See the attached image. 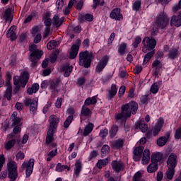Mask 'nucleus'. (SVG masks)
I'll return each mask as SVG.
<instances>
[{
	"label": "nucleus",
	"mask_w": 181,
	"mask_h": 181,
	"mask_svg": "<svg viewBox=\"0 0 181 181\" xmlns=\"http://www.w3.org/2000/svg\"><path fill=\"white\" fill-rule=\"evenodd\" d=\"M49 127L47 132V136L45 139V144L47 145H50L53 141H54V134L57 131V127H59V123L60 122V118L56 115H52L49 117Z\"/></svg>",
	"instance_id": "f257e3e1"
},
{
	"label": "nucleus",
	"mask_w": 181,
	"mask_h": 181,
	"mask_svg": "<svg viewBox=\"0 0 181 181\" xmlns=\"http://www.w3.org/2000/svg\"><path fill=\"white\" fill-rule=\"evenodd\" d=\"M29 82V72L28 71H23L21 73L20 76L13 77L14 88L13 90V94H18L21 91V87L25 88L26 84Z\"/></svg>",
	"instance_id": "f03ea898"
},
{
	"label": "nucleus",
	"mask_w": 181,
	"mask_h": 181,
	"mask_svg": "<svg viewBox=\"0 0 181 181\" xmlns=\"http://www.w3.org/2000/svg\"><path fill=\"white\" fill-rule=\"evenodd\" d=\"M154 23L157 29L165 30L166 27L169 26V23H170V18H169L168 13H165V11H161L157 14Z\"/></svg>",
	"instance_id": "7ed1b4c3"
},
{
	"label": "nucleus",
	"mask_w": 181,
	"mask_h": 181,
	"mask_svg": "<svg viewBox=\"0 0 181 181\" xmlns=\"http://www.w3.org/2000/svg\"><path fill=\"white\" fill-rule=\"evenodd\" d=\"M93 54H90L88 51L81 52L79 53V66H83L85 69L91 67V63L93 62Z\"/></svg>",
	"instance_id": "20e7f679"
},
{
	"label": "nucleus",
	"mask_w": 181,
	"mask_h": 181,
	"mask_svg": "<svg viewBox=\"0 0 181 181\" xmlns=\"http://www.w3.org/2000/svg\"><path fill=\"white\" fill-rule=\"evenodd\" d=\"M139 105L138 103L135 100H132L129 103L122 105V110L123 112H126V117H131V115H135L138 111Z\"/></svg>",
	"instance_id": "39448f33"
},
{
	"label": "nucleus",
	"mask_w": 181,
	"mask_h": 181,
	"mask_svg": "<svg viewBox=\"0 0 181 181\" xmlns=\"http://www.w3.org/2000/svg\"><path fill=\"white\" fill-rule=\"evenodd\" d=\"M7 170L8 172V177L10 181H16L18 179V164L13 160H11L7 163Z\"/></svg>",
	"instance_id": "423d86ee"
},
{
	"label": "nucleus",
	"mask_w": 181,
	"mask_h": 181,
	"mask_svg": "<svg viewBox=\"0 0 181 181\" xmlns=\"http://www.w3.org/2000/svg\"><path fill=\"white\" fill-rule=\"evenodd\" d=\"M142 44L144 45L142 48L143 52L146 53L148 50H155V47H156V40L153 37L151 38L149 37H146L144 38Z\"/></svg>",
	"instance_id": "0eeeda50"
},
{
	"label": "nucleus",
	"mask_w": 181,
	"mask_h": 181,
	"mask_svg": "<svg viewBox=\"0 0 181 181\" xmlns=\"http://www.w3.org/2000/svg\"><path fill=\"white\" fill-rule=\"evenodd\" d=\"M39 103V99L37 98H34L33 99L28 98L24 102L25 107H30V111L33 115L36 114L37 111V104Z\"/></svg>",
	"instance_id": "6e6552de"
},
{
	"label": "nucleus",
	"mask_w": 181,
	"mask_h": 181,
	"mask_svg": "<svg viewBox=\"0 0 181 181\" xmlns=\"http://www.w3.org/2000/svg\"><path fill=\"white\" fill-rule=\"evenodd\" d=\"M108 62H110V56L104 55L98 63L95 68V72L98 74L101 73V71H103V70H104L108 65Z\"/></svg>",
	"instance_id": "1a4fd4ad"
},
{
	"label": "nucleus",
	"mask_w": 181,
	"mask_h": 181,
	"mask_svg": "<svg viewBox=\"0 0 181 181\" xmlns=\"http://www.w3.org/2000/svg\"><path fill=\"white\" fill-rule=\"evenodd\" d=\"M43 54V51L37 49V51H34L31 52L30 54V60L32 63L33 67H36L37 66V62L40 59H42V55Z\"/></svg>",
	"instance_id": "9d476101"
},
{
	"label": "nucleus",
	"mask_w": 181,
	"mask_h": 181,
	"mask_svg": "<svg viewBox=\"0 0 181 181\" xmlns=\"http://www.w3.org/2000/svg\"><path fill=\"white\" fill-rule=\"evenodd\" d=\"M35 166V159L30 158L28 163H23L22 168L25 170L26 177H30L32 173H33V168Z\"/></svg>",
	"instance_id": "9b49d317"
},
{
	"label": "nucleus",
	"mask_w": 181,
	"mask_h": 181,
	"mask_svg": "<svg viewBox=\"0 0 181 181\" xmlns=\"http://www.w3.org/2000/svg\"><path fill=\"white\" fill-rule=\"evenodd\" d=\"M170 25L171 28L175 26V28H180L181 26V11L174 14L170 21Z\"/></svg>",
	"instance_id": "f8f14e48"
},
{
	"label": "nucleus",
	"mask_w": 181,
	"mask_h": 181,
	"mask_svg": "<svg viewBox=\"0 0 181 181\" xmlns=\"http://www.w3.org/2000/svg\"><path fill=\"white\" fill-rule=\"evenodd\" d=\"M168 168L175 169L177 166V156L175 153H171L167 160Z\"/></svg>",
	"instance_id": "ddd939ff"
},
{
	"label": "nucleus",
	"mask_w": 181,
	"mask_h": 181,
	"mask_svg": "<svg viewBox=\"0 0 181 181\" xmlns=\"http://www.w3.org/2000/svg\"><path fill=\"white\" fill-rule=\"evenodd\" d=\"M110 19H115V21H122L124 19V16L122 13H121V8H115L112 10L110 13Z\"/></svg>",
	"instance_id": "4468645a"
},
{
	"label": "nucleus",
	"mask_w": 181,
	"mask_h": 181,
	"mask_svg": "<svg viewBox=\"0 0 181 181\" xmlns=\"http://www.w3.org/2000/svg\"><path fill=\"white\" fill-rule=\"evenodd\" d=\"M60 83H62L60 78H57L50 81L49 90L52 94H54L55 93H59V91H60V89H57Z\"/></svg>",
	"instance_id": "2eb2a0df"
},
{
	"label": "nucleus",
	"mask_w": 181,
	"mask_h": 181,
	"mask_svg": "<svg viewBox=\"0 0 181 181\" xmlns=\"http://www.w3.org/2000/svg\"><path fill=\"white\" fill-rule=\"evenodd\" d=\"M112 168L115 172L119 173V172H123L125 169V164L121 161L113 160L112 162Z\"/></svg>",
	"instance_id": "dca6fc26"
},
{
	"label": "nucleus",
	"mask_w": 181,
	"mask_h": 181,
	"mask_svg": "<svg viewBox=\"0 0 181 181\" xmlns=\"http://www.w3.org/2000/svg\"><path fill=\"white\" fill-rule=\"evenodd\" d=\"M134 128L135 129H140L141 132L145 133L148 131V124L145 120L141 119L135 122Z\"/></svg>",
	"instance_id": "f3484780"
},
{
	"label": "nucleus",
	"mask_w": 181,
	"mask_h": 181,
	"mask_svg": "<svg viewBox=\"0 0 181 181\" xmlns=\"http://www.w3.org/2000/svg\"><path fill=\"white\" fill-rule=\"evenodd\" d=\"M142 153H144V146H140L134 148V155L135 162H139V160H141Z\"/></svg>",
	"instance_id": "a211bd4d"
},
{
	"label": "nucleus",
	"mask_w": 181,
	"mask_h": 181,
	"mask_svg": "<svg viewBox=\"0 0 181 181\" xmlns=\"http://www.w3.org/2000/svg\"><path fill=\"white\" fill-rule=\"evenodd\" d=\"M117 53L120 56H124L126 53H128V43L122 42L117 45Z\"/></svg>",
	"instance_id": "6ab92c4d"
},
{
	"label": "nucleus",
	"mask_w": 181,
	"mask_h": 181,
	"mask_svg": "<svg viewBox=\"0 0 181 181\" xmlns=\"http://www.w3.org/2000/svg\"><path fill=\"white\" fill-rule=\"evenodd\" d=\"M61 71L64 73V77H69L70 73L73 71V66H70L69 63L64 64L61 66Z\"/></svg>",
	"instance_id": "aec40b11"
},
{
	"label": "nucleus",
	"mask_w": 181,
	"mask_h": 181,
	"mask_svg": "<svg viewBox=\"0 0 181 181\" xmlns=\"http://www.w3.org/2000/svg\"><path fill=\"white\" fill-rule=\"evenodd\" d=\"M16 142H20L19 139H9L7 142L4 143V149H6V151H11V149L15 146Z\"/></svg>",
	"instance_id": "412c9836"
},
{
	"label": "nucleus",
	"mask_w": 181,
	"mask_h": 181,
	"mask_svg": "<svg viewBox=\"0 0 181 181\" xmlns=\"http://www.w3.org/2000/svg\"><path fill=\"white\" fill-rule=\"evenodd\" d=\"M151 162V151L146 148L143 153V158L141 160L142 165H148Z\"/></svg>",
	"instance_id": "4be33fe9"
},
{
	"label": "nucleus",
	"mask_w": 181,
	"mask_h": 181,
	"mask_svg": "<svg viewBox=\"0 0 181 181\" xmlns=\"http://www.w3.org/2000/svg\"><path fill=\"white\" fill-rule=\"evenodd\" d=\"M124 144H125V141L123 139H118L112 142L111 146L112 149H121L124 147Z\"/></svg>",
	"instance_id": "5701e85b"
},
{
	"label": "nucleus",
	"mask_w": 181,
	"mask_h": 181,
	"mask_svg": "<svg viewBox=\"0 0 181 181\" xmlns=\"http://www.w3.org/2000/svg\"><path fill=\"white\" fill-rule=\"evenodd\" d=\"M163 159V154L160 152L153 153L151 154V162L153 163H158Z\"/></svg>",
	"instance_id": "b1692460"
},
{
	"label": "nucleus",
	"mask_w": 181,
	"mask_h": 181,
	"mask_svg": "<svg viewBox=\"0 0 181 181\" xmlns=\"http://www.w3.org/2000/svg\"><path fill=\"white\" fill-rule=\"evenodd\" d=\"M117 85L115 83H113L111 85V89L109 90L108 94L107 95V100L108 101H110V100H112L117 95Z\"/></svg>",
	"instance_id": "393cba45"
},
{
	"label": "nucleus",
	"mask_w": 181,
	"mask_h": 181,
	"mask_svg": "<svg viewBox=\"0 0 181 181\" xmlns=\"http://www.w3.org/2000/svg\"><path fill=\"white\" fill-rule=\"evenodd\" d=\"M152 69H154V74L155 76H158L159 74V71H160V69H162V65L160 64V61L156 59L152 63Z\"/></svg>",
	"instance_id": "a878e982"
},
{
	"label": "nucleus",
	"mask_w": 181,
	"mask_h": 181,
	"mask_svg": "<svg viewBox=\"0 0 181 181\" xmlns=\"http://www.w3.org/2000/svg\"><path fill=\"white\" fill-rule=\"evenodd\" d=\"M78 19L81 23H84L85 21H86V22H93V21H94V16L90 13H86L81 16Z\"/></svg>",
	"instance_id": "bb28decb"
},
{
	"label": "nucleus",
	"mask_w": 181,
	"mask_h": 181,
	"mask_svg": "<svg viewBox=\"0 0 181 181\" xmlns=\"http://www.w3.org/2000/svg\"><path fill=\"white\" fill-rule=\"evenodd\" d=\"M63 22H64V17L60 18L58 16H54L52 18V24L56 28H60L63 25Z\"/></svg>",
	"instance_id": "cd10ccee"
},
{
	"label": "nucleus",
	"mask_w": 181,
	"mask_h": 181,
	"mask_svg": "<svg viewBox=\"0 0 181 181\" xmlns=\"http://www.w3.org/2000/svg\"><path fill=\"white\" fill-rule=\"evenodd\" d=\"M170 136V134L169 133L166 134V136H163L161 137H159L157 139V145L158 146H165L166 145V143L168 142V139H169V137Z\"/></svg>",
	"instance_id": "c85d7f7f"
},
{
	"label": "nucleus",
	"mask_w": 181,
	"mask_h": 181,
	"mask_svg": "<svg viewBox=\"0 0 181 181\" xmlns=\"http://www.w3.org/2000/svg\"><path fill=\"white\" fill-rule=\"evenodd\" d=\"M6 37L10 39L11 42L16 40L18 36H16V33H15V28L13 27H11L10 29L7 31Z\"/></svg>",
	"instance_id": "c756f323"
},
{
	"label": "nucleus",
	"mask_w": 181,
	"mask_h": 181,
	"mask_svg": "<svg viewBox=\"0 0 181 181\" xmlns=\"http://www.w3.org/2000/svg\"><path fill=\"white\" fill-rule=\"evenodd\" d=\"M97 104V96L89 97L86 98L84 101L83 105L85 107H88L89 105H95Z\"/></svg>",
	"instance_id": "7c9ffc66"
},
{
	"label": "nucleus",
	"mask_w": 181,
	"mask_h": 181,
	"mask_svg": "<svg viewBox=\"0 0 181 181\" xmlns=\"http://www.w3.org/2000/svg\"><path fill=\"white\" fill-rule=\"evenodd\" d=\"M94 129V124L89 122L84 128L83 130V136H88Z\"/></svg>",
	"instance_id": "2f4dec72"
},
{
	"label": "nucleus",
	"mask_w": 181,
	"mask_h": 181,
	"mask_svg": "<svg viewBox=\"0 0 181 181\" xmlns=\"http://www.w3.org/2000/svg\"><path fill=\"white\" fill-rule=\"evenodd\" d=\"M122 112L120 113H117L115 116V119L117 122L118 121H122V119H125L127 118H131V117L127 116V112L122 111V107H121Z\"/></svg>",
	"instance_id": "473e14b6"
},
{
	"label": "nucleus",
	"mask_w": 181,
	"mask_h": 181,
	"mask_svg": "<svg viewBox=\"0 0 181 181\" xmlns=\"http://www.w3.org/2000/svg\"><path fill=\"white\" fill-rule=\"evenodd\" d=\"M4 18L6 22H11L13 18L12 17V8H7L4 13Z\"/></svg>",
	"instance_id": "72a5a7b5"
},
{
	"label": "nucleus",
	"mask_w": 181,
	"mask_h": 181,
	"mask_svg": "<svg viewBox=\"0 0 181 181\" xmlns=\"http://www.w3.org/2000/svg\"><path fill=\"white\" fill-rule=\"evenodd\" d=\"M6 88L4 91V97L7 99V101L12 100V86H5Z\"/></svg>",
	"instance_id": "f704fd0d"
},
{
	"label": "nucleus",
	"mask_w": 181,
	"mask_h": 181,
	"mask_svg": "<svg viewBox=\"0 0 181 181\" xmlns=\"http://www.w3.org/2000/svg\"><path fill=\"white\" fill-rule=\"evenodd\" d=\"M160 84H162V81L153 83L150 88L151 93H152V94H158V92L159 91V86H160Z\"/></svg>",
	"instance_id": "c9c22d12"
},
{
	"label": "nucleus",
	"mask_w": 181,
	"mask_h": 181,
	"mask_svg": "<svg viewBox=\"0 0 181 181\" xmlns=\"http://www.w3.org/2000/svg\"><path fill=\"white\" fill-rule=\"evenodd\" d=\"M117 134H118V126L113 124L109 130V136H110L111 139H113L117 136Z\"/></svg>",
	"instance_id": "e433bc0d"
},
{
	"label": "nucleus",
	"mask_w": 181,
	"mask_h": 181,
	"mask_svg": "<svg viewBox=\"0 0 181 181\" xmlns=\"http://www.w3.org/2000/svg\"><path fill=\"white\" fill-rule=\"evenodd\" d=\"M158 169H159L158 163L151 162L147 167V172L148 173H155Z\"/></svg>",
	"instance_id": "4c0bfd02"
},
{
	"label": "nucleus",
	"mask_w": 181,
	"mask_h": 181,
	"mask_svg": "<svg viewBox=\"0 0 181 181\" xmlns=\"http://www.w3.org/2000/svg\"><path fill=\"white\" fill-rule=\"evenodd\" d=\"M81 115H82V117H90V115H91V110H90L87 106L83 105Z\"/></svg>",
	"instance_id": "58836bf2"
},
{
	"label": "nucleus",
	"mask_w": 181,
	"mask_h": 181,
	"mask_svg": "<svg viewBox=\"0 0 181 181\" xmlns=\"http://www.w3.org/2000/svg\"><path fill=\"white\" fill-rule=\"evenodd\" d=\"M70 170V168H69V165H62L60 163H58L55 167L56 172H64V170Z\"/></svg>",
	"instance_id": "ea45409f"
},
{
	"label": "nucleus",
	"mask_w": 181,
	"mask_h": 181,
	"mask_svg": "<svg viewBox=\"0 0 181 181\" xmlns=\"http://www.w3.org/2000/svg\"><path fill=\"white\" fill-rule=\"evenodd\" d=\"M142 5V1L141 0H136L132 4V11L134 12H139L141 11V6Z\"/></svg>",
	"instance_id": "a19ab883"
},
{
	"label": "nucleus",
	"mask_w": 181,
	"mask_h": 181,
	"mask_svg": "<svg viewBox=\"0 0 181 181\" xmlns=\"http://www.w3.org/2000/svg\"><path fill=\"white\" fill-rule=\"evenodd\" d=\"M81 45V39H77L75 44H74L71 47V50L72 52H76L78 53V51L80 50V46Z\"/></svg>",
	"instance_id": "79ce46f5"
},
{
	"label": "nucleus",
	"mask_w": 181,
	"mask_h": 181,
	"mask_svg": "<svg viewBox=\"0 0 181 181\" xmlns=\"http://www.w3.org/2000/svg\"><path fill=\"white\" fill-rule=\"evenodd\" d=\"M177 54H179V50L176 48H173L169 51L168 57L169 59H172L173 60H174V59H176V57H177Z\"/></svg>",
	"instance_id": "37998d69"
},
{
	"label": "nucleus",
	"mask_w": 181,
	"mask_h": 181,
	"mask_svg": "<svg viewBox=\"0 0 181 181\" xmlns=\"http://www.w3.org/2000/svg\"><path fill=\"white\" fill-rule=\"evenodd\" d=\"M108 158L103 160H98V163H96V166L98 168V169H103V166H107L108 165Z\"/></svg>",
	"instance_id": "c03bdc74"
},
{
	"label": "nucleus",
	"mask_w": 181,
	"mask_h": 181,
	"mask_svg": "<svg viewBox=\"0 0 181 181\" xmlns=\"http://www.w3.org/2000/svg\"><path fill=\"white\" fill-rule=\"evenodd\" d=\"M165 176L168 180H172L175 176V168H168V170L165 173Z\"/></svg>",
	"instance_id": "a18cd8bd"
},
{
	"label": "nucleus",
	"mask_w": 181,
	"mask_h": 181,
	"mask_svg": "<svg viewBox=\"0 0 181 181\" xmlns=\"http://www.w3.org/2000/svg\"><path fill=\"white\" fill-rule=\"evenodd\" d=\"M108 153H110V146L105 144L101 148V156L104 158V156H107Z\"/></svg>",
	"instance_id": "49530a36"
},
{
	"label": "nucleus",
	"mask_w": 181,
	"mask_h": 181,
	"mask_svg": "<svg viewBox=\"0 0 181 181\" xmlns=\"http://www.w3.org/2000/svg\"><path fill=\"white\" fill-rule=\"evenodd\" d=\"M81 172V162L78 161L76 163V167L74 169V175L78 177L80 176V173Z\"/></svg>",
	"instance_id": "de8ad7c7"
},
{
	"label": "nucleus",
	"mask_w": 181,
	"mask_h": 181,
	"mask_svg": "<svg viewBox=\"0 0 181 181\" xmlns=\"http://www.w3.org/2000/svg\"><path fill=\"white\" fill-rule=\"evenodd\" d=\"M141 42H142V38L140 36H136L134 39L132 46H133L134 49H137Z\"/></svg>",
	"instance_id": "09e8293b"
},
{
	"label": "nucleus",
	"mask_w": 181,
	"mask_h": 181,
	"mask_svg": "<svg viewBox=\"0 0 181 181\" xmlns=\"http://www.w3.org/2000/svg\"><path fill=\"white\" fill-rule=\"evenodd\" d=\"M47 47L48 50H52V49H55V47H57V41L54 40L49 41L47 45Z\"/></svg>",
	"instance_id": "8fccbe9b"
},
{
	"label": "nucleus",
	"mask_w": 181,
	"mask_h": 181,
	"mask_svg": "<svg viewBox=\"0 0 181 181\" xmlns=\"http://www.w3.org/2000/svg\"><path fill=\"white\" fill-rule=\"evenodd\" d=\"M98 156V151L96 150H93L90 153L89 156L88 157V162H91L93 159H95V157Z\"/></svg>",
	"instance_id": "3c124183"
},
{
	"label": "nucleus",
	"mask_w": 181,
	"mask_h": 181,
	"mask_svg": "<svg viewBox=\"0 0 181 181\" xmlns=\"http://www.w3.org/2000/svg\"><path fill=\"white\" fill-rule=\"evenodd\" d=\"M164 124H165V119L160 117H159L157 122L156 123L155 127H157L158 128H160V129H162V128H163Z\"/></svg>",
	"instance_id": "603ef678"
},
{
	"label": "nucleus",
	"mask_w": 181,
	"mask_h": 181,
	"mask_svg": "<svg viewBox=\"0 0 181 181\" xmlns=\"http://www.w3.org/2000/svg\"><path fill=\"white\" fill-rule=\"evenodd\" d=\"M107 135H108V129L105 128V129H100L99 132V136H100L102 139H105V138H107Z\"/></svg>",
	"instance_id": "864d4df0"
},
{
	"label": "nucleus",
	"mask_w": 181,
	"mask_h": 181,
	"mask_svg": "<svg viewBox=\"0 0 181 181\" xmlns=\"http://www.w3.org/2000/svg\"><path fill=\"white\" fill-rule=\"evenodd\" d=\"M144 180L142 179V173L141 171H137L133 177V181H141Z\"/></svg>",
	"instance_id": "5fc2aeb1"
},
{
	"label": "nucleus",
	"mask_w": 181,
	"mask_h": 181,
	"mask_svg": "<svg viewBox=\"0 0 181 181\" xmlns=\"http://www.w3.org/2000/svg\"><path fill=\"white\" fill-rule=\"evenodd\" d=\"M73 122V117L68 116L64 123V127L67 129L70 127V124Z\"/></svg>",
	"instance_id": "6e6d98bb"
},
{
	"label": "nucleus",
	"mask_w": 181,
	"mask_h": 181,
	"mask_svg": "<svg viewBox=\"0 0 181 181\" xmlns=\"http://www.w3.org/2000/svg\"><path fill=\"white\" fill-rule=\"evenodd\" d=\"M174 138L177 141L181 139V126L175 130V132L174 134Z\"/></svg>",
	"instance_id": "4d7b16f0"
},
{
	"label": "nucleus",
	"mask_w": 181,
	"mask_h": 181,
	"mask_svg": "<svg viewBox=\"0 0 181 181\" xmlns=\"http://www.w3.org/2000/svg\"><path fill=\"white\" fill-rule=\"evenodd\" d=\"M6 77V79L5 86H12V84L11 83V80H12V74H11L9 72H7Z\"/></svg>",
	"instance_id": "13d9d810"
},
{
	"label": "nucleus",
	"mask_w": 181,
	"mask_h": 181,
	"mask_svg": "<svg viewBox=\"0 0 181 181\" xmlns=\"http://www.w3.org/2000/svg\"><path fill=\"white\" fill-rule=\"evenodd\" d=\"M156 52V49H153L152 51H150L149 52H148L147 54H145L144 59H146V60H148L149 62V60H151V59H152V57H153V54H155Z\"/></svg>",
	"instance_id": "bf43d9fd"
},
{
	"label": "nucleus",
	"mask_w": 181,
	"mask_h": 181,
	"mask_svg": "<svg viewBox=\"0 0 181 181\" xmlns=\"http://www.w3.org/2000/svg\"><path fill=\"white\" fill-rule=\"evenodd\" d=\"M23 160L25 159V153L22 152V151H20L17 153L16 155V160Z\"/></svg>",
	"instance_id": "052dcab7"
},
{
	"label": "nucleus",
	"mask_w": 181,
	"mask_h": 181,
	"mask_svg": "<svg viewBox=\"0 0 181 181\" xmlns=\"http://www.w3.org/2000/svg\"><path fill=\"white\" fill-rule=\"evenodd\" d=\"M77 84L79 86V87H81V86H84L86 84V78L85 77H80L77 80Z\"/></svg>",
	"instance_id": "680f3d73"
},
{
	"label": "nucleus",
	"mask_w": 181,
	"mask_h": 181,
	"mask_svg": "<svg viewBox=\"0 0 181 181\" xmlns=\"http://www.w3.org/2000/svg\"><path fill=\"white\" fill-rule=\"evenodd\" d=\"M10 65L13 67V66H16V56L12 55L10 57Z\"/></svg>",
	"instance_id": "e2e57ef3"
},
{
	"label": "nucleus",
	"mask_w": 181,
	"mask_h": 181,
	"mask_svg": "<svg viewBox=\"0 0 181 181\" xmlns=\"http://www.w3.org/2000/svg\"><path fill=\"white\" fill-rule=\"evenodd\" d=\"M57 9H62L63 6L64 5V0H57L56 2Z\"/></svg>",
	"instance_id": "0e129e2a"
},
{
	"label": "nucleus",
	"mask_w": 181,
	"mask_h": 181,
	"mask_svg": "<svg viewBox=\"0 0 181 181\" xmlns=\"http://www.w3.org/2000/svg\"><path fill=\"white\" fill-rule=\"evenodd\" d=\"M141 71H142V66H135V68L134 69V74H141Z\"/></svg>",
	"instance_id": "69168bd1"
},
{
	"label": "nucleus",
	"mask_w": 181,
	"mask_h": 181,
	"mask_svg": "<svg viewBox=\"0 0 181 181\" xmlns=\"http://www.w3.org/2000/svg\"><path fill=\"white\" fill-rule=\"evenodd\" d=\"M148 95H144L141 96V98H140V103H141V104H146V103H148Z\"/></svg>",
	"instance_id": "338daca9"
},
{
	"label": "nucleus",
	"mask_w": 181,
	"mask_h": 181,
	"mask_svg": "<svg viewBox=\"0 0 181 181\" xmlns=\"http://www.w3.org/2000/svg\"><path fill=\"white\" fill-rule=\"evenodd\" d=\"M163 179V172L160 171L157 173L156 180L161 181Z\"/></svg>",
	"instance_id": "774afa93"
}]
</instances>
